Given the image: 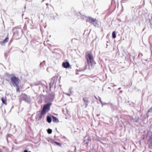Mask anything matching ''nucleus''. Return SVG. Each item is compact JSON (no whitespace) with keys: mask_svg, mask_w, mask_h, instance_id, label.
<instances>
[{"mask_svg":"<svg viewBox=\"0 0 152 152\" xmlns=\"http://www.w3.org/2000/svg\"><path fill=\"white\" fill-rule=\"evenodd\" d=\"M50 104H47L44 105L43 109L41 111L37 112V114L36 116V118L38 121L40 120L43 118L46 113L48 112L50 109Z\"/></svg>","mask_w":152,"mask_h":152,"instance_id":"obj_1","label":"nucleus"},{"mask_svg":"<svg viewBox=\"0 0 152 152\" xmlns=\"http://www.w3.org/2000/svg\"><path fill=\"white\" fill-rule=\"evenodd\" d=\"M85 58L88 65L92 66L96 64L95 62L92 53L90 51H87L85 53Z\"/></svg>","mask_w":152,"mask_h":152,"instance_id":"obj_2","label":"nucleus"},{"mask_svg":"<svg viewBox=\"0 0 152 152\" xmlns=\"http://www.w3.org/2000/svg\"><path fill=\"white\" fill-rule=\"evenodd\" d=\"M11 84L14 87H18L20 83V79L13 75L10 77Z\"/></svg>","mask_w":152,"mask_h":152,"instance_id":"obj_3","label":"nucleus"},{"mask_svg":"<svg viewBox=\"0 0 152 152\" xmlns=\"http://www.w3.org/2000/svg\"><path fill=\"white\" fill-rule=\"evenodd\" d=\"M97 22L96 19H94L91 17H88L86 20V22H88L90 23H93Z\"/></svg>","mask_w":152,"mask_h":152,"instance_id":"obj_4","label":"nucleus"},{"mask_svg":"<svg viewBox=\"0 0 152 152\" xmlns=\"http://www.w3.org/2000/svg\"><path fill=\"white\" fill-rule=\"evenodd\" d=\"M62 65L63 67L66 68H68L70 66V64L68 62H63Z\"/></svg>","mask_w":152,"mask_h":152,"instance_id":"obj_5","label":"nucleus"},{"mask_svg":"<svg viewBox=\"0 0 152 152\" xmlns=\"http://www.w3.org/2000/svg\"><path fill=\"white\" fill-rule=\"evenodd\" d=\"M9 40V38L8 37V35L7 37L4 40L0 42V44L1 45H3L4 43H5L8 41Z\"/></svg>","mask_w":152,"mask_h":152,"instance_id":"obj_6","label":"nucleus"},{"mask_svg":"<svg viewBox=\"0 0 152 152\" xmlns=\"http://www.w3.org/2000/svg\"><path fill=\"white\" fill-rule=\"evenodd\" d=\"M1 100L3 104H4L5 105L7 104V98L6 97L1 98Z\"/></svg>","mask_w":152,"mask_h":152,"instance_id":"obj_7","label":"nucleus"},{"mask_svg":"<svg viewBox=\"0 0 152 152\" xmlns=\"http://www.w3.org/2000/svg\"><path fill=\"white\" fill-rule=\"evenodd\" d=\"M52 117L53 119V122L58 123L59 122L58 119L56 117L53 116H52Z\"/></svg>","mask_w":152,"mask_h":152,"instance_id":"obj_8","label":"nucleus"},{"mask_svg":"<svg viewBox=\"0 0 152 152\" xmlns=\"http://www.w3.org/2000/svg\"><path fill=\"white\" fill-rule=\"evenodd\" d=\"M83 100L84 102L86 103V106H87L88 104H87L89 102V101L88 100V98L87 97H85L83 98Z\"/></svg>","mask_w":152,"mask_h":152,"instance_id":"obj_9","label":"nucleus"},{"mask_svg":"<svg viewBox=\"0 0 152 152\" xmlns=\"http://www.w3.org/2000/svg\"><path fill=\"white\" fill-rule=\"evenodd\" d=\"M47 121L49 123H51L52 121L51 117L48 116H47Z\"/></svg>","mask_w":152,"mask_h":152,"instance_id":"obj_10","label":"nucleus"},{"mask_svg":"<svg viewBox=\"0 0 152 152\" xmlns=\"http://www.w3.org/2000/svg\"><path fill=\"white\" fill-rule=\"evenodd\" d=\"M112 37L113 38H115L116 37L115 31H113L112 33Z\"/></svg>","mask_w":152,"mask_h":152,"instance_id":"obj_11","label":"nucleus"},{"mask_svg":"<svg viewBox=\"0 0 152 152\" xmlns=\"http://www.w3.org/2000/svg\"><path fill=\"white\" fill-rule=\"evenodd\" d=\"M48 132L49 134H50L52 132V130L50 129H48Z\"/></svg>","mask_w":152,"mask_h":152,"instance_id":"obj_12","label":"nucleus"},{"mask_svg":"<svg viewBox=\"0 0 152 152\" xmlns=\"http://www.w3.org/2000/svg\"><path fill=\"white\" fill-rule=\"evenodd\" d=\"M16 87V91L17 92H20V89L19 88L20 86H19L18 87Z\"/></svg>","mask_w":152,"mask_h":152,"instance_id":"obj_13","label":"nucleus"},{"mask_svg":"<svg viewBox=\"0 0 152 152\" xmlns=\"http://www.w3.org/2000/svg\"><path fill=\"white\" fill-rule=\"evenodd\" d=\"M53 142H54V143L56 144L57 145H58L59 146H61V144L60 143L57 142H56V141H54Z\"/></svg>","mask_w":152,"mask_h":152,"instance_id":"obj_14","label":"nucleus"},{"mask_svg":"<svg viewBox=\"0 0 152 152\" xmlns=\"http://www.w3.org/2000/svg\"><path fill=\"white\" fill-rule=\"evenodd\" d=\"M152 112V106L151 108H150V109L147 111V113H148L149 112Z\"/></svg>","mask_w":152,"mask_h":152,"instance_id":"obj_15","label":"nucleus"},{"mask_svg":"<svg viewBox=\"0 0 152 152\" xmlns=\"http://www.w3.org/2000/svg\"><path fill=\"white\" fill-rule=\"evenodd\" d=\"M65 94H66V95H68V96H70V94H68V93H66Z\"/></svg>","mask_w":152,"mask_h":152,"instance_id":"obj_16","label":"nucleus"},{"mask_svg":"<svg viewBox=\"0 0 152 152\" xmlns=\"http://www.w3.org/2000/svg\"><path fill=\"white\" fill-rule=\"evenodd\" d=\"M24 152H31V151H28L27 150H24Z\"/></svg>","mask_w":152,"mask_h":152,"instance_id":"obj_17","label":"nucleus"},{"mask_svg":"<svg viewBox=\"0 0 152 152\" xmlns=\"http://www.w3.org/2000/svg\"><path fill=\"white\" fill-rule=\"evenodd\" d=\"M0 152H2V150L0 148Z\"/></svg>","mask_w":152,"mask_h":152,"instance_id":"obj_18","label":"nucleus"},{"mask_svg":"<svg viewBox=\"0 0 152 152\" xmlns=\"http://www.w3.org/2000/svg\"><path fill=\"white\" fill-rule=\"evenodd\" d=\"M85 141H86V140H84V142H85Z\"/></svg>","mask_w":152,"mask_h":152,"instance_id":"obj_19","label":"nucleus"},{"mask_svg":"<svg viewBox=\"0 0 152 152\" xmlns=\"http://www.w3.org/2000/svg\"><path fill=\"white\" fill-rule=\"evenodd\" d=\"M46 5H48V4H47Z\"/></svg>","mask_w":152,"mask_h":152,"instance_id":"obj_20","label":"nucleus"}]
</instances>
